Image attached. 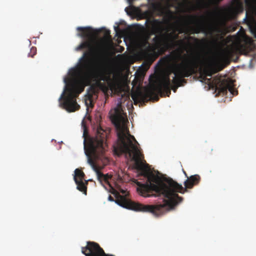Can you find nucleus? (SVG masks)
<instances>
[{
  "label": "nucleus",
  "instance_id": "nucleus-2",
  "mask_svg": "<svg viewBox=\"0 0 256 256\" xmlns=\"http://www.w3.org/2000/svg\"><path fill=\"white\" fill-rule=\"evenodd\" d=\"M80 32L77 36L83 40L75 48L77 52L85 48L79 59L78 64L72 68L70 75L72 80L66 86L65 90L59 98L60 105L68 112L78 110L80 105L76 98L84 90L86 86L92 82L98 84L106 82L108 89L112 96V38L110 31L105 28L94 29L90 27H78Z\"/></svg>",
  "mask_w": 256,
  "mask_h": 256
},
{
  "label": "nucleus",
  "instance_id": "nucleus-3",
  "mask_svg": "<svg viewBox=\"0 0 256 256\" xmlns=\"http://www.w3.org/2000/svg\"><path fill=\"white\" fill-rule=\"evenodd\" d=\"M106 138L107 132L100 125H98L95 136L90 137L87 140L84 139V149L88 163L96 172L98 180L104 188L112 194V185L109 181L112 176L104 174L100 172V168L98 166L100 162L104 166L110 162L106 153L108 148Z\"/></svg>",
  "mask_w": 256,
  "mask_h": 256
},
{
  "label": "nucleus",
  "instance_id": "nucleus-12",
  "mask_svg": "<svg viewBox=\"0 0 256 256\" xmlns=\"http://www.w3.org/2000/svg\"><path fill=\"white\" fill-rule=\"evenodd\" d=\"M36 48L32 47L30 48V52L28 54V56L32 58L36 54Z\"/></svg>",
  "mask_w": 256,
  "mask_h": 256
},
{
  "label": "nucleus",
  "instance_id": "nucleus-16",
  "mask_svg": "<svg viewBox=\"0 0 256 256\" xmlns=\"http://www.w3.org/2000/svg\"><path fill=\"white\" fill-rule=\"evenodd\" d=\"M108 200L110 201H112V196L111 194H110L108 197Z\"/></svg>",
  "mask_w": 256,
  "mask_h": 256
},
{
  "label": "nucleus",
  "instance_id": "nucleus-13",
  "mask_svg": "<svg viewBox=\"0 0 256 256\" xmlns=\"http://www.w3.org/2000/svg\"><path fill=\"white\" fill-rule=\"evenodd\" d=\"M144 16L146 17H150L152 15V12L150 10H146L144 12Z\"/></svg>",
  "mask_w": 256,
  "mask_h": 256
},
{
  "label": "nucleus",
  "instance_id": "nucleus-20",
  "mask_svg": "<svg viewBox=\"0 0 256 256\" xmlns=\"http://www.w3.org/2000/svg\"><path fill=\"white\" fill-rule=\"evenodd\" d=\"M246 17L244 20H246Z\"/></svg>",
  "mask_w": 256,
  "mask_h": 256
},
{
  "label": "nucleus",
  "instance_id": "nucleus-8",
  "mask_svg": "<svg viewBox=\"0 0 256 256\" xmlns=\"http://www.w3.org/2000/svg\"><path fill=\"white\" fill-rule=\"evenodd\" d=\"M84 180H84H79L77 182H76V184L77 185V189L86 195L87 192V184L88 182L86 180Z\"/></svg>",
  "mask_w": 256,
  "mask_h": 256
},
{
  "label": "nucleus",
  "instance_id": "nucleus-9",
  "mask_svg": "<svg viewBox=\"0 0 256 256\" xmlns=\"http://www.w3.org/2000/svg\"><path fill=\"white\" fill-rule=\"evenodd\" d=\"M85 174L84 172L78 168L74 170V180L75 182L79 180H84Z\"/></svg>",
  "mask_w": 256,
  "mask_h": 256
},
{
  "label": "nucleus",
  "instance_id": "nucleus-15",
  "mask_svg": "<svg viewBox=\"0 0 256 256\" xmlns=\"http://www.w3.org/2000/svg\"><path fill=\"white\" fill-rule=\"evenodd\" d=\"M229 91L232 95H234L236 93V92L233 90L232 88H229Z\"/></svg>",
  "mask_w": 256,
  "mask_h": 256
},
{
  "label": "nucleus",
  "instance_id": "nucleus-1",
  "mask_svg": "<svg viewBox=\"0 0 256 256\" xmlns=\"http://www.w3.org/2000/svg\"><path fill=\"white\" fill-rule=\"evenodd\" d=\"M126 114L124 112L120 104L118 103L113 114V125L114 126L117 136V141L113 146V154H124L126 159L134 162L135 168L140 172L141 174L147 178L148 182L140 186V194L144 197L152 196L150 193L154 192L164 198L163 204L142 205L131 201L126 198L128 192L118 184L113 186V202L123 208L136 212H150L158 216L164 212V210H170L180 202L181 198L176 192H182L183 188L171 179L162 178L150 172L148 164L142 161V156L138 149L134 138L130 135L126 126Z\"/></svg>",
  "mask_w": 256,
  "mask_h": 256
},
{
  "label": "nucleus",
  "instance_id": "nucleus-6",
  "mask_svg": "<svg viewBox=\"0 0 256 256\" xmlns=\"http://www.w3.org/2000/svg\"><path fill=\"white\" fill-rule=\"evenodd\" d=\"M113 28L116 32L115 36L118 38L122 37L124 34L126 30L125 22L122 20L118 22H116L115 25Z\"/></svg>",
  "mask_w": 256,
  "mask_h": 256
},
{
  "label": "nucleus",
  "instance_id": "nucleus-10",
  "mask_svg": "<svg viewBox=\"0 0 256 256\" xmlns=\"http://www.w3.org/2000/svg\"><path fill=\"white\" fill-rule=\"evenodd\" d=\"M198 178V176L197 175L192 176L187 182H184L185 185L187 187H191L194 183L195 182L197 181Z\"/></svg>",
  "mask_w": 256,
  "mask_h": 256
},
{
  "label": "nucleus",
  "instance_id": "nucleus-4",
  "mask_svg": "<svg viewBox=\"0 0 256 256\" xmlns=\"http://www.w3.org/2000/svg\"><path fill=\"white\" fill-rule=\"evenodd\" d=\"M188 60L184 59L180 64H175L171 68V72L164 75L158 81V87L160 89L169 90L170 86V80L169 74L172 72V76L173 84L176 86L172 88L174 92H176V88L180 86L182 82V78L187 76L188 68Z\"/></svg>",
  "mask_w": 256,
  "mask_h": 256
},
{
  "label": "nucleus",
  "instance_id": "nucleus-5",
  "mask_svg": "<svg viewBox=\"0 0 256 256\" xmlns=\"http://www.w3.org/2000/svg\"><path fill=\"white\" fill-rule=\"evenodd\" d=\"M82 252L86 256H112L106 254L100 244L94 242H88L85 247H82Z\"/></svg>",
  "mask_w": 256,
  "mask_h": 256
},
{
  "label": "nucleus",
  "instance_id": "nucleus-18",
  "mask_svg": "<svg viewBox=\"0 0 256 256\" xmlns=\"http://www.w3.org/2000/svg\"><path fill=\"white\" fill-rule=\"evenodd\" d=\"M128 10V8H125V11H126V12H127V13H128V10Z\"/></svg>",
  "mask_w": 256,
  "mask_h": 256
},
{
  "label": "nucleus",
  "instance_id": "nucleus-17",
  "mask_svg": "<svg viewBox=\"0 0 256 256\" xmlns=\"http://www.w3.org/2000/svg\"><path fill=\"white\" fill-rule=\"evenodd\" d=\"M117 177H118V180L121 179V178L120 177V176H117Z\"/></svg>",
  "mask_w": 256,
  "mask_h": 256
},
{
  "label": "nucleus",
  "instance_id": "nucleus-14",
  "mask_svg": "<svg viewBox=\"0 0 256 256\" xmlns=\"http://www.w3.org/2000/svg\"><path fill=\"white\" fill-rule=\"evenodd\" d=\"M108 118L110 121L112 122V108H111L108 112Z\"/></svg>",
  "mask_w": 256,
  "mask_h": 256
},
{
  "label": "nucleus",
  "instance_id": "nucleus-11",
  "mask_svg": "<svg viewBox=\"0 0 256 256\" xmlns=\"http://www.w3.org/2000/svg\"><path fill=\"white\" fill-rule=\"evenodd\" d=\"M85 103L86 106H90V107H93L94 105L92 104V96L88 95V98L85 100Z\"/></svg>",
  "mask_w": 256,
  "mask_h": 256
},
{
  "label": "nucleus",
  "instance_id": "nucleus-19",
  "mask_svg": "<svg viewBox=\"0 0 256 256\" xmlns=\"http://www.w3.org/2000/svg\"><path fill=\"white\" fill-rule=\"evenodd\" d=\"M178 57H181V53L179 54Z\"/></svg>",
  "mask_w": 256,
  "mask_h": 256
},
{
  "label": "nucleus",
  "instance_id": "nucleus-7",
  "mask_svg": "<svg viewBox=\"0 0 256 256\" xmlns=\"http://www.w3.org/2000/svg\"><path fill=\"white\" fill-rule=\"evenodd\" d=\"M114 62V58H113V62ZM113 92L122 91L123 90L124 87V82L122 80H120L118 83L116 84V77L114 74V68L113 67Z\"/></svg>",
  "mask_w": 256,
  "mask_h": 256
}]
</instances>
